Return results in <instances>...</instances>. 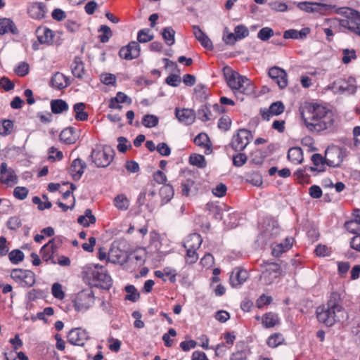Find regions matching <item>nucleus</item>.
Segmentation results:
<instances>
[{
	"instance_id": "1",
	"label": "nucleus",
	"mask_w": 360,
	"mask_h": 360,
	"mask_svg": "<svg viewBox=\"0 0 360 360\" xmlns=\"http://www.w3.org/2000/svg\"><path fill=\"white\" fill-rule=\"evenodd\" d=\"M300 111L304 125L310 131L320 132L333 124V112L319 104L307 103Z\"/></svg>"
},
{
	"instance_id": "2",
	"label": "nucleus",
	"mask_w": 360,
	"mask_h": 360,
	"mask_svg": "<svg viewBox=\"0 0 360 360\" xmlns=\"http://www.w3.org/2000/svg\"><path fill=\"white\" fill-rule=\"evenodd\" d=\"M340 302V295L337 292H332L327 304L317 308L318 321L327 326H332L335 322L340 321V314L342 313Z\"/></svg>"
},
{
	"instance_id": "3",
	"label": "nucleus",
	"mask_w": 360,
	"mask_h": 360,
	"mask_svg": "<svg viewBox=\"0 0 360 360\" xmlns=\"http://www.w3.org/2000/svg\"><path fill=\"white\" fill-rule=\"evenodd\" d=\"M114 156V149L108 145L103 146L101 149H93L90 155L92 162L98 167H108L113 160Z\"/></svg>"
},
{
	"instance_id": "4",
	"label": "nucleus",
	"mask_w": 360,
	"mask_h": 360,
	"mask_svg": "<svg viewBox=\"0 0 360 360\" xmlns=\"http://www.w3.org/2000/svg\"><path fill=\"white\" fill-rule=\"evenodd\" d=\"M96 285H100L102 288L109 289L112 285V279L105 269L98 264L88 266Z\"/></svg>"
},
{
	"instance_id": "5",
	"label": "nucleus",
	"mask_w": 360,
	"mask_h": 360,
	"mask_svg": "<svg viewBox=\"0 0 360 360\" xmlns=\"http://www.w3.org/2000/svg\"><path fill=\"white\" fill-rule=\"evenodd\" d=\"M94 303V292L91 289L84 290L79 292L74 300V307L77 311H86Z\"/></svg>"
},
{
	"instance_id": "6",
	"label": "nucleus",
	"mask_w": 360,
	"mask_h": 360,
	"mask_svg": "<svg viewBox=\"0 0 360 360\" xmlns=\"http://www.w3.org/2000/svg\"><path fill=\"white\" fill-rule=\"evenodd\" d=\"M346 156V149L340 147L328 148L325 153V162L330 167H340Z\"/></svg>"
},
{
	"instance_id": "7",
	"label": "nucleus",
	"mask_w": 360,
	"mask_h": 360,
	"mask_svg": "<svg viewBox=\"0 0 360 360\" xmlns=\"http://www.w3.org/2000/svg\"><path fill=\"white\" fill-rule=\"evenodd\" d=\"M223 74L228 86L233 90L241 89L243 83H248V79L246 77L240 75L229 66L223 68Z\"/></svg>"
},
{
	"instance_id": "8",
	"label": "nucleus",
	"mask_w": 360,
	"mask_h": 360,
	"mask_svg": "<svg viewBox=\"0 0 360 360\" xmlns=\"http://www.w3.org/2000/svg\"><path fill=\"white\" fill-rule=\"evenodd\" d=\"M253 136L250 131L245 129H240L236 135L232 138L230 143L231 148L238 152L243 151L252 139Z\"/></svg>"
},
{
	"instance_id": "9",
	"label": "nucleus",
	"mask_w": 360,
	"mask_h": 360,
	"mask_svg": "<svg viewBox=\"0 0 360 360\" xmlns=\"http://www.w3.org/2000/svg\"><path fill=\"white\" fill-rule=\"evenodd\" d=\"M67 339L71 345L84 347L86 342L89 340V336L86 330L75 328L68 332Z\"/></svg>"
},
{
	"instance_id": "10",
	"label": "nucleus",
	"mask_w": 360,
	"mask_h": 360,
	"mask_svg": "<svg viewBox=\"0 0 360 360\" xmlns=\"http://www.w3.org/2000/svg\"><path fill=\"white\" fill-rule=\"evenodd\" d=\"M141 52V47L137 41H131L127 46L122 47L119 51L120 58L130 60L137 58Z\"/></svg>"
},
{
	"instance_id": "11",
	"label": "nucleus",
	"mask_w": 360,
	"mask_h": 360,
	"mask_svg": "<svg viewBox=\"0 0 360 360\" xmlns=\"http://www.w3.org/2000/svg\"><path fill=\"white\" fill-rule=\"evenodd\" d=\"M0 182L10 186L18 183L15 171L12 168H8L6 162H2L0 166Z\"/></svg>"
},
{
	"instance_id": "12",
	"label": "nucleus",
	"mask_w": 360,
	"mask_h": 360,
	"mask_svg": "<svg viewBox=\"0 0 360 360\" xmlns=\"http://www.w3.org/2000/svg\"><path fill=\"white\" fill-rule=\"evenodd\" d=\"M268 74L280 89H284L288 85L287 73L283 69L274 66L269 69Z\"/></svg>"
},
{
	"instance_id": "13",
	"label": "nucleus",
	"mask_w": 360,
	"mask_h": 360,
	"mask_svg": "<svg viewBox=\"0 0 360 360\" xmlns=\"http://www.w3.org/2000/svg\"><path fill=\"white\" fill-rule=\"evenodd\" d=\"M335 1L336 0H326V2H314V13L328 15L332 12H335L338 9Z\"/></svg>"
},
{
	"instance_id": "14",
	"label": "nucleus",
	"mask_w": 360,
	"mask_h": 360,
	"mask_svg": "<svg viewBox=\"0 0 360 360\" xmlns=\"http://www.w3.org/2000/svg\"><path fill=\"white\" fill-rule=\"evenodd\" d=\"M285 106L281 101L273 103L268 110L261 109L260 113L264 120H269L271 116L279 115L284 112Z\"/></svg>"
},
{
	"instance_id": "15",
	"label": "nucleus",
	"mask_w": 360,
	"mask_h": 360,
	"mask_svg": "<svg viewBox=\"0 0 360 360\" xmlns=\"http://www.w3.org/2000/svg\"><path fill=\"white\" fill-rule=\"evenodd\" d=\"M35 34L41 44L50 45L52 44L54 34L49 28L39 26L36 30Z\"/></svg>"
},
{
	"instance_id": "16",
	"label": "nucleus",
	"mask_w": 360,
	"mask_h": 360,
	"mask_svg": "<svg viewBox=\"0 0 360 360\" xmlns=\"http://www.w3.org/2000/svg\"><path fill=\"white\" fill-rule=\"evenodd\" d=\"M47 11L46 4L42 2L33 3L28 8L30 16L37 20H41L45 18Z\"/></svg>"
},
{
	"instance_id": "17",
	"label": "nucleus",
	"mask_w": 360,
	"mask_h": 360,
	"mask_svg": "<svg viewBox=\"0 0 360 360\" xmlns=\"http://www.w3.org/2000/svg\"><path fill=\"white\" fill-rule=\"evenodd\" d=\"M56 247L55 245V240H50L46 244H45L41 248L40 253L41 258L46 262L51 261L52 264H56V261L53 258V254L55 253Z\"/></svg>"
},
{
	"instance_id": "18",
	"label": "nucleus",
	"mask_w": 360,
	"mask_h": 360,
	"mask_svg": "<svg viewBox=\"0 0 360 360\" xmlns=\"http://www.w3.org/2000/svg\"><path fill=\"white\" fill-rule=\"evenodd\" d=\"M264 233L266 237L274 238L280 232V226L277 221L268 218L264 221Z\"/></svg>"
},
{
	"instance_id": "19",
	"label": "nucleus",
	"mask_w": 360,
	"mask_h": 360,
	"mask_svg": "<svg viewBox=\"0 0 360 360\" xmlns=\"http://www.w3.org/2000/svg\"><path fill=\"white\" fill-rule=\"evenodd\" d=\"M193 34L200 44L208 50L213 49V45L209 37L198 25L193 26Z\"/></svg>"
},
{
	"instance_id": "20",
	"label": "nucleus",
	"mask_w": 360,
	"mask_h": 360,
	"mask_svg": "<svg viewBox=\"0 0 360 360\" xmlns=\"http://www.w3.org/2000/svg\"><path fill=\"white\" fill-rule=\"evenodd\" d=\"M175 115L180 122H184L186 124H192L195 118V111L188 108H184L182 110L176 108Z\"/></svg>"
},
{
	"instance_id": "21",
	"label": "nucleus",
	"mask_w": 360,
	"mask_h": 360,
	"mask_svg": "<svg viewBox=\"0 0 360 360\" xmlns=\"http://www.w3.org/2000/svg\"><path fill=\"white\" fill-rule=\"evenodd\" d=\"M70 84V79L63 74L57 72L51 77L50 85L55 89L61 90Z\"/></svg>"
},
{
	"instance_id": "22",
	"label": "nucleus",
	"mask_w": 360,
	"mask_h": 360,
	"mask_svg": "<svg viewBox=\"0 0 360 360\" xmlns=\"http://www.w3.org/2000/svg\"><path fill=\"white\" fill-rule=\"evenodd\" d=\"M86 167V165L85 162L80 158H76L72 161L70 172L72 175L74 180L77 181L80 179Z\"/></svg>"
},
{
	"instance_id": "23",
	"label": "nucleus",
	"mask_w": 360,
	"mask_h": 360,
	"mask_svg": "<svg viewBox=\"0 0 360 360\" xmlns=\"http://www.w3.org/2000/svg\"><path fill=\"white\" fill-rule=\"evenodd\" d=\"M248 277V273L244 269H234L230 276V283L233 287H238L243 283Z\"/></svg>"
},
{
	"instance_id": "24",
	"label": "nucleus",
	"mask_w": 360,
	"mask_h": 360,
	"mask_svg": "<svg viewBox=\"0 0 360 360\" xmlns=\"http://www.w3.org/2000/svg\"><path fill=\"white\" fill-rule=\"evenodd\" d=\"M310 28L304 27L301 30L298 31L294 29H290L284 32L283 38L293 39H304L307 35L310 33Z\"/></svg>"
},
{
	"instance_id": "25",
	"label": "nucleus",
	"mask_w": 360,
	"mask_h": 360,
	"mask_svg": "<svg viewBox=\"0 0 360 360\" xmlns=\"http://www.w3.org/2000/svg\"><path fill=\"white\" fill-rule=\"evenodd\" d=\"M78 139V134L74 127H69L63 129L60 134V139L67 144H72Z\"/></svg>"
},
{
	"instance_id": "26",
	"label": "nucleus",
	"mask_w": 360,
	"mask_h": 360,
	"mask_svg": "<svg viewBox=\"0 0 360 360\" xmlns=\"http://www.w3.org/2000/svg\"><path fill=\"white\" fill-rule=\"evenodd\" d=\"M8 32H11L13 34H17L18 33V30L17 29L15 23L13 20L9 18H1L0 19V34L4 35Z\"/></svg>"
},
{
	"instance_id": "27",
	"label": "nucleus",
	"mask_w": 360,
	"mask_h": 360,
	"mask_svg": "<svg viewBox=\"0 0 360 360\" xmlns=\"http://www.w3.org/2000/svg\"><path fill=\"white\" fill-rule=\"evenodd\" d=\"M202 242V239L201 236L194 233L188 236L183 245L184 248H191L197 250L200 247Z\"/></svg>"
},
{
	"instance_id": "28",
	"label": "nucleus",
	"mask_w": 360,
	"mask_h": 360,
	"mask_svg": "<svg viewBox=\"0 0 360 360\" xmlns=\"http://www.w3.org/2000/svg\"><path fill=\"white\" fill-rule=\"evenodd\" d=\"M313 164L316 167H310L309 169L311 172H322L325 171L324 165L326 164L325 162V158L319 153L313 154L311 158Z\"/></svg>"
},
{
	"instance_id": "29",
	"label": "nucleus",
	"mask_w": 360,
	"mask_h": 360,
	"mask_svg": "<svg viewBox=\"0 0 360 360\" xmlns=\"http://www.w3.org/2000/svg\"><path fill=\"white\" fill-rule=\"evenodd\" d=\"M51 112L53 114H60L69 109L67 102L62 99H53L50 103Z\"/></svg>"
},
{
	"instance_id": "30",
	"label": "nucleus",
	"mask_w": 360,
	"mask_h": 360,
	"mask_svg": "<svg viewBox=\"0 0 360 360\" xmlns=\"http://www.w3.org/2000/svg\"><path fill=\"white\" fill-rule=\"evenodd\" d=\"M288 159L295 164H300L303 161V153L300 147L290 148L287 154Z\"/></svg>"
},
{
	"instance_id": "31",
	"label": "nucleus",
	"mask_w": 360,
	"mask_h": 360,
	"mask_svg": "<svg viewBox=\"0 0 360 360\" xmlns=\"http://www.w3.org/2000/svg\"><path fill=\"white\" fill-rule=\"evenodd\" d=\"M335 84L338 85V88L341 93H347L348 94H353L356 91V86L350 83V80L345 81L344 79H338Z\"/></svg>"
},
{
	"instance_id": "32",
	"label": "nucleus",
	"mask_w": 360,
	"mask_h": 360,
	"mask_svg": "<svg viewBox=\"0 0 360 360\" xmlns=\"http://www.w3.org/2000/svg\"><path fill=\"white\" fill-rule=\"evenodd\" d=\"M347 8H339L336 9L335 13L338 14H343L345 17L344 19H340L339 21V24L341 27L347 28L348 30L352 31V20L351 18V14L347 13Z\"/></svg>"
},
{
	"instance_id": "33",
	"label": "nucleus",
	"mask_w": 360,
	"mask_h": 360,
	"mask_svg": "<svg viewBox=\"0 0 360 360\" xmlns=\"http://www.w3.org/2000/svg\"><path fill=\"white\" fill-rule=\"evenodd\" d=\"M86 104L77 103L73 105V110L75 112V120L77 121H86L88 119V113L85 111Z\"/></svg>"
},
{
	"instance_id": "34",
	"label": "nucleus",
	"mask_w": 360,
	"mask_h": 360,
	"mask_svg": "<svg viewBox=\"0 0 360 360\" xmlns=\"http://www.w3.org/2000/svg\"><path fill=\"white\" fill-rule=\"evenodd\" d=\"M279 318L278 315L273 312H268L263 315L262 324L266 328H272L278 324Z\"/></svg>"
},
{
	"instance_id": "35",
	"label": "nucleus",
	"mask_w": 360,
	"mask_h": 360,
	"mask_svg": "<svg viewBox=\"0 0 360 360\" xmlns=\"http://www.w3.org/2000/svg\"><path fill=\"white\" fill-rule=\"evenodd\" d=\"M72 75L77 78H82L84 72V65L81 58L75 57L71 66Z\"/></svg>"
},
{
	"instance_id": "36",
	"label": "nucleus",
	"mask_w": 360,
	"mask_h": 360,
	"mask_svg": "<svg viewBox=\"0 0 360 360\" xmlns=\"http://www.w3.org/2000/svg\"><path fill=\"white\" fill-rule=\"evenodd\" d=\"M181 193L183 195L188 197L196 194L197 188L195 186V182L193 180L187 179L181 184Z\"/></svg>"
},
{
	"instance_id": "37",
	"label": "nucleus",
	"mask_w": 360,
	"mask_h": 360,
	"mask_svg": "<svg viewBox=\"0 0 360 360\" xmlns=\"http://www.w3.org/2000/svg\"><path fill=\"white\" fill-rule=\"evenodd\" d=\"M347 13L352 15V32L360 36V13L352 8H347Z\"/></svg>"
},
{
	"instance_id": "38",
	"label": "nucleus",
	"mask_w": 360,
	"mask_h": 360,
	"mask_svg": "<svg viewBox=\"0 0 360 360\" xmlns=\"http://www.w3.org/2000/svg\"><path fill=\"white\" fill-rule=\"evenodd\" d=\"M25 275L18 283L22 287L28 288L32 287L35 283V274L30 270L25 269Z\"/></svg>"
},
{
	"instance_id": "39",
	"label": "nucleus",
	"mask_w": 360,
	"mask_h": 360,
	"mask_svg": "<svg viewBox=\"0 0 360 360\" xmlns=\"http://www.w3.org/2000/svg\"><path fill=\"white\" fill-rule=\"evenodd\" d=\"M124 290L127 292L125 300H129L133 302H136L140 298V293L133 285H128L125 286Z\"/></svg>"
},
{
	"instance_id": "40",
	"label": "nucleus",
	"mask_w": 360,
	"mask_h": 360,
	"mask_svg": "<svg viewBox=\"0 0 360 360\" xmlns=\"http://www.w3.org/2000/svg\"><path fill=\"white\" fill-rule=\"evenodd\" d=\"M175 31L172 27H166L163 28L162 31V36L163 39L165 40V43L169 45L172 46L175 42L174 35H175Z\"/></svg>"
},
{
	"instance_id": "41",
	"label": "nucleus",
	"mask_w": 360,
	"mask_h": 360,
	"mask_svg": "<svg viewBox=\"0 0 360 360\" xmlns=\"http://www.w3.org/2000/svg\"><path fill=\"white\" fill-rule=\"evenodd\" d=\"M114 205L120 210H127L129 206V201L124 194H120L115 198Z\"/></svg>"
},
{
	"instance_id": "42",
	"label": "nucleus",
	"mask_w": 360,
	"mask_h": 360,
	"mask_svg": "<svg viewBox=\"0 0 360 360\" xmlns=\"http://www.w3.org/2000/svg\"><path fill=\"white\" fill-rule=\"evenodd\" d=\"M210 142V139L205 133H200L194 139V143L196 146L206 148L208 150L211 149Z\"/></svg>"
},
{
	"instance_id": "43",
	"label": "nucleus",
	"mask_w": 360,
	"mask_h": 360,
	"mask_svg": "<svg viewBox=\"0 0 360 360\" xmlns=\"http://www.w3.org/2000/svg\"><path fill=\"white\" fill-rule=\"evenodd\" d=\"M283 341L284 338L283 335L280 333H276L268 338L266 343L269 347L275 348L281 345Z\"/></svg>"
},
{
	"instance_id": "44",
	"label": "nucleus",
	"mask_w": 360,
	"mask_h": 360,
	"mask_svg": "<svg viewBox=\"0 0 360 360\" xmlns=\"http://www.w3.org/2000/svg\"><path fill=\"white\" fill-rule=\"evenodd\" d=\"M189 163L192 165L197 166L199 168H204L206 167L205 157L199 154H191L189 157Z\"/></svg>"
},
{
	"instance_id": "45",
	"label": "nucleus",
	"mask_w": 360,
	"mask_h": 360,
	"mask_svg": "<svg viewBox=\"0 0 360 360\" xmlns=\"http://www.w3.org/2000/svg\"><path fill=\"white\" fill-rule=\"evenodd\" d=\"M13 122L11 120H4L0 124V135L8 136L11 134L13 130Z\"/></svg>"
},
{
	"instance_id": "46",
	"label": "nucleus",
	"mask_w": 360,
	"mask_h": 360,
	"mask_svg": "<svg viewBox=\"0 0 360 360\" xmlns=\"http://www.w3.org/2000/svg\"><path fill=\"white\" fill-rule=\"evenodd\" d=\"M198 117L202 122L212 119V115L207 104H205L198 110Z\"/></svg>"
},
{
	"instance_id": "47",
	"label": "nucleus",
	"mask_w": 360,
	"mask_h": 360,
	"mask_svg": "<svg viewBox=\"0 0 360 360\" xmlns=\"http://www.w3.org/2000/svg\"><path fill=\"white\" fill-rule=\"evenodd\" d=\"M174 194V188L170 184H165L160 190V195L166 202H169L173 198Z\"/></svg>"
},
{
	"instance_id": "48",
	"label": "nucleus",
	"mask_w": 360,
	"mask_h": 360,
	"mask_svg": "<svg viewBox=\"0 0 360 360\" xmlns=\"http://www.w3.org/2000/svg\"><path fill=\"white\" fill-rule=\"evenodd\" d=\"M159 118L154 115H146L143 117L142 124L147 128L155 127L158 124Z\"/></svg>"
},
{
	"instance_id": "49",
	"label": "nucleus",
	"mask_w": 360,
	"mask_h": 360,
	"mask_svg": "<svg viewBox=\"0 0 360 360\" xmlns=\"http://www.w3.org/2000/svg\"><path fill=\"white\" fill-rule=\"evenodd\" d=\"M154 38V35L150 34V29H143L139 31L137 34L138 43H146L150 41Z\"/></svg>"
},
{
	"instance_id": "50",
	"label": "nucleus",
	"mask_w": 360,
	"mask_h": 360,
	"mask_svg": "<svg viewBox=\"0 0 360 360\" xmlns=\"http://www.w3.org/2000/svg\"><path fill=\"white\" fill-rule=\"evenodd\" d=\"M194 93L196 98L200 101H203L207 97V88L203 84H198L194 89Z\"/></svg>"
},
{
	"instance_id": "51",
	"label": "nucleus",
	"mask_w": 360,
	"mask_h": 360,
	"mask_svg": "<svg viewBox=\"0 0 360 360\" xmlns=\"http://www.w3.org/2000/svg\"><path fill=\"white\" fill-rule=\"evenodd\" d=\"M265 157L266 155L264 152L257 150L251 154L250 162L256 165H260L263 163Z\"/></svg>"
},
{
	"instance_id": "52",
	"label": "nucleus",
	"mask_w": 360,
	"mask_h": 360,
	"mask_svg": "<svg viewBox=\"0 0 360 360\" xmlns=\"http://www.w3.org/2000/svg\"><path fill=\"white\" fill-rule=\"evenodd\" d=\"M24 257V253L20 250H13L8 254L9 259L13 264H17L20 262H22Z\"/></svg>"
},
{
	"instance_id": "53",
	"label": "nucleus",
	"mask_w": 360,
	"mask_h": 360,
	"mask_svg": "<svg viewBox=\"0 0 360 360\" xmlns=\"http://www.w3.org/2000/svg\"><path fill=\"white\" fill-rule=\"evenodd\" d=\"M98 32H103V34L99 36L100 41L102 43L108 42L112 35L110 28L107 25H101Z\"/></svg>"
},
{
	"instance_id": "54",
	"label": "nucleus",
	"mask_w": 360,
	"mask_h": 360,
	"mask_svg": "<svg viewBox=\"0 0 360 360\" xmlns=\"http://www.w3.org/2000/svg\"><path fill=\"white\" fill-rule=\"evenodd\" d=\"M274 35V30L268 27L262 28L257 33V37L264 41L269 40Z\"/></svg>"
},
{
	"instance_id": "55",
	"label": "nucleus",
	"mask_w": 360,
	"mask_h": 360,
	"mask_svg": "<svg viewBox=\"0 0 360 360\" xmlns=\"http://www.w3.org/2000/svg\"><path fill=\"white\" fill-rule=\"evenodd\" d=\"M29 191L26 187L17 186L13 190V195L19 200H24L27 198Z\"/></svg>"
},
{
	"instance_id": "56",
	"label": "nucleus",
	"mask_w": 360,
	"mask_h": 360,
	"mask_svg": "<svg viewBox=\"0 0 360 360\" xmlns=\"http://www.w3.org/2000/svg\"><path fill=\"white\" fill-rule=\"evenodd\" d=\"M51 292L53 296L58 300H63L65 297V293L63 291L62 285L58 283L53 284Z\"/></svg>"
},
{
	"instance_id": "57",
	"label": "nucleus",
	"mask_w": 360,
	"mask_h": 360,
	"mask_svg": "<svg viewBox=\"0 0 360 360\" xmlns=\"http://www.w3.org/2000/svg\"><path fill=\"white\" fill-rule=\"evenodd\" d=\"M231 125V120L227 115L222 116L218 122V127L223 131H228Z\"/></svg>"
},
{
	"instance_id": "58",
	"label": "nucleus",
	"mask_w": 360,
	"mask_h": 360,
	"mask_svg": "<svg viewBox=\"0 0 360 360\" xmlns=\"http://www.w3.org/2000/svg\"><path fill=\"white\" fill-rule=\"evenodd\" d=\"M234 32L238 40L242 39L249 34L248 29L243 25L236 26L234 29Z\"/></svg>"
},
{
	"instance_id": "59",
	"label": "nucleus",
	"mask_w": 360,
	"mask_h": 360,
	"mask_svg": "<svg viewBox=\"0 0 360 360\" xmlns=\"http://www.w3.org/2000/svg\"><path fill=\"white\" fill-rule=\"evenodd\" d=\"M186 262L188 264L195 263L198 259V255L196 252V250H193L191 248H186Z\"/></svg>"
},
{
	"instance_id": "60",
	"label": "nucleus",
	"mask_w": 360,
	"mask_h": 360,
	"mask_svg": "<svg viewBox=\"0 0 360 360\" xmlns=\"http://www.w3.org/2000/svg\"><path fill=\"white\" fill-rule=\"evenodd\" d=\"M247 156L245 153H239L233 156V164L236 167H241L247 162Z\"/></svg>"
},
{
	"instance_id": "61",
	"label": "nucleus",
	"mask_w": 360,
	"mask_h": 360,
	"mask_svg": "<svg viewBox=\"0 0 360 360\" xmlns=\"http://www.w3.org/2000/svg\"><path fill=\"white\" fill-rule=\"evenodd\" d=\"M342 53V62L344 64H348L349 63L351 62L352 59H355L356 58V51L354 49H344Z\"/></svg>"
},
{
	"instance_id": "62",
	"label": "nucleus",
	"mask_w": 360,
	"mask_h": 360,
	"mask_svg": "<svg viewBox=\"0 0 360 360\" xmlns=\"http://www.w3.org/2000/svg\"><path fill=\"white\" fill-rule=\"evenodd\" d=\"M32 202L35 205H37L38 209L39 210H44L45 209H49L51 207L52 204L50 201L47 200L43 202L40 198L38 196H34L32 198Z\"/></svg>"
},
{
	"instance_id": "63",
	"label": "nucleus",
	"mask_w": 360,
	"mask_h": 360,
	"mask_svg": "<svg viewBox=\"0 0 360 360\" xmlns=\"http://www.w3.org/2000/svg\"><path fill=\"white\" fill-rule=\"evenodd\" d=\"M118 145H117V150L121 153H125L128 148H131V145L128 143V140L127 138L124 136H120L117 138Z\"/></svg>"
},
{
	"instance_id": "64",
	"label": "nucleus",
	"mask_w": 360,
	"mask_h": 360,
	"mask_svg": "<svg viewBox=\"0 0 360 360\" xmlns=\"http://www.w3.org/2000/svg\"><path fill=\"white\" fill-rule=\"evenodd\" d=\"M15 72L20 77H24L29 72V65L25 62L20 63L15 69Z\"/></svg>"
}]
</instances>
